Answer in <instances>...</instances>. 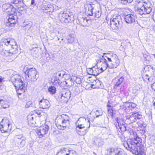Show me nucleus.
Returning a JSON list of instances; mask_svg holds the SVG:
<instances>
[{
    "instance_id": "obj_18",
    "label": "nucleus",
    "mask_w": 155,
    "mask_h": 155,
    "mask_svg": "<svg viewBox=\"0 0 155 155\" xmlns=\"http://www.w3.org/2000/svg\"><path fill=\"white\" fill-rule=\"evenodd\" d=\"M39 104L40 107L42 109L48 108L50 106L49 101L43 98L39 101Z\"/></svg>"
},
{
    "instance_id": "obj_36",
    "label": "nucleus",
    "mask_w": 155,
    "mask_h": 155,
    "mask_svg": "<svg viewBox=\"0 0 155 155\" xmlns=\"http://www.w3.org/2000/svg\"><path fill=\"white\" fill-rule=\"evenodd\" d=\"M96 144H97L98 146H101L104 144L103 140L102 139L100 138H97L95 142Z\"/></svg>"
},
{
    "instance_id": "obj_30",
    "label": "nucleus",
    "mask_w": 155,
    "mask_h": 155,
    "mask_svg": "<svg viewBox=\"0 0 155 155\" xmlns=\"http://www.w3.org/2000/svg\"><path fill=\"white\" fill-rule=\"evenodd\" d=\"M9 105L4 100L0 99V108L5 109L8 107Z\"/></svg>"
},
{
    "instance_id": "obj_53",
    "label": "nucleus",
    "mask_w": 155,
    "mask_h": 155,
    "mask_svg": "<svg viewBox=\"0 0 155 155\" xmlns=\"http://www.w3.org/2000/svg\"><path fill=\"white\" fill-rule=\"evenodd\" d=\"M151 86L152 89L155 91V82L153 84H151Z\"/></svg>"
},
{
    "instance_id": "obj_22",
    "label": "nucleus",
    "mask_w": 155,
    "mask_h": 155,
    "mask_svg": "<svg viewBox=\"0 0 155 155\" xmlns=\"http://www.w3.org/2000/svg\"><path fill=\"white\" fill-rule=\"evenodd\" d=\"M135 17L133 15L128 14L125 16L124 20L128 24L133 23L135 21Z\"/></svg>"
},
{
    "instance_id": "obj_4",
    "label": "nucleus",
    "mask_w": 155,
    "mask_h": 155,
    "mask_svg": "<svg viewBox=\"0 0 155 155\" xmlns=\"http://www.w3.org/2000/svg\"><path fill=\"white\" fill-rule=\"evenodd\" d=\"M138 8L137 12L142 15L145 14H149L151 12L152 8L150 3L148 1L144 0H140L137 2Z\"/></svg>"
},
{
    "instance_id": "obj_45",
    "label": "nucleus",
    "mask_w": 155,
    "mask_h": 155,
    "mask_svg": "<svg viewBox=\"0 0 155 155\" xmlns=\"http://www.w3.org/2000/svg\"><path fill=\"white\" fill-rule=\"evenodd\" d=\"M95 16L96 17L98 18L100 17L101 15V12L99 10L97 11L95 13Z\"/></svg>"
},
{
    "instance_id": "obj_3",
    "label": "nucleus",
    "mask_w": 155,
    "mask_h": 155,
    "mask_svg": "<svg viewBox=\"0 0 155 155\" xmlns=\"http://www.w3.org/2000/svg\"><path fill=\"white\" fill-rule=\"evenodd\" d=\"M10 81L15 87L17 93L18 95V97H19V95L24 93L26 90L27 85L23 83L20 76L17 75L11 76Z\"/></svg>"
},
{
    "instance_id": "obj_43",
    "label": "nucleus",
    "mask_w": 155,
    "mask_h": 155,
    "mask_svg": "<svg viewBox=\"0 0 155 155\" xmlns=\"http://www.w3.org/2000/svg\"><path fill=\"white\" fill-rule=\"evenodd\" d=\"M64 71L58 72L56 74V77H57L58 76V77H60V78H63V75H64Z\"/></svg>"
},
{
    "instance_id": "obj_28",
    "label": "nucleus",
    "mask_w": 155,
    "mask_h": 155,
    "mask_svg": "<svg viewBox=\"0 0 155 155\" xmlns=\"http://www.w3.org/2000/svg\"><path fill=\"white\" fill-rule=\"evenodd\" d=\"M86 10L88 13V15H92L93 14V8L92 5L89 4L87 5V7H85Z\"/></svg>"
},
{
    "instance_id": "obj_38",
    "label": "nucleus",
    "mask_w": 155,
    "mask_h": 155,
    "mask_svg": "<svg viewBox=\"0 0 155 155\" xmlns=\"http://www.w3.org/2000/svg\"><path fill=\"white\" fill-rule=\"evenodd\" d=\"M48 90L51 94H53L55 93L56 90L55 87L51 86L49 88Z\"/></svg>"
},
{
    "instance_id": "obj_62",
    "label": "nucleus",
    "mask_w": 155,
    "mask_h": 155,
    "mask_svg": "<svg viewBox=\"0 0 155 155\" xmlns=\"http://www.w3.org/2000/svg\"><path fill=\"white\" fill-rule=\"evenodd\" d=\"M1 87H2V86L1 85V86H0V90H1V89H2V88H1Z\"/></svg>"
},
{
    "instance_id": "obj_39",
    "label": "nucleus",
    "mask_w": 155,
    "mask_h": 155,
    "mask_svg": "<svg viewBox=\"0 0 155 155\" xmlns=\"http://www.w3.org/2000/svg\"><path fill=\"white\" fill-rule=\"evenodd\" d=\"M113 108L112 107H109L108 108V116L111 117L112 118L113 117Z\"/></svg>"
},
{
    "instance_id": "obj_17",
    "label": "nucleus",
    "mask_w": 155,
    "mask_h": 155,
    "mask_svg": "<svg viewBox=\"0 0 155 155\" xmlns=\"http://www.w3.org/2000/svg\"><path fill=\"white\" fill-rule=\"evenodd\" d=\"M88 73L89 74L95 76L101 73L99 68L96 66L93 67L91 68H88L87 70Z\"/></svg>"
},
{
    "instance_id": "obj_9",
    "label": "nucleus",
    "mask_w": 155,
    "mask_h": 155,
    "mask_svg": "<svg viewBox=\"0 0 155 155\" xmlns=\"http://www.w3.org/2000/svg\"><path fill=\"white\" fill-rule=\"evenodd\" d=\"M12 128V125L9 120L6 118H3L0 124V130L2 133H5L8 131H10Z\"/></svg>"
},
{
    "instance_id": "obj_40",
    "label": "nucleus",
    "mask_w": 155,
    "mask_h": 155,
    "mask_svg": "<svg viewBox=\"0 0 155 155\" xmlns=\"http://www.w3.org/2000/svg\"><path fill=\"white\" fill-rule=\"evenodd\" d=\"M120 134L118 133L119 137L120 138L121 140L122 141L124 142V143H123L125 142H126L127 141V140L126 141V138L123 135V133H122V132H120Z\"/></svg>"
},
{
    "instance_id": "obj_61",
    "label": "nucleus",
    "mask_w": 155,
    "mask_h": 155,
    "mask_svg": "<svg viewBox=\"0 0 155 155\" xmlns=\"http://www.w3.org/2000/svg\"><path fill=\"white\" fill-rule=\"evenodd\" d=\"M34 3V0H32L31 1V4L32 5H33Z\"/></svg>"
},
{
    "instance_id": "obj_6",
    "label": "nucleus",
    "mask_w": 155,
    "mask_h": 155,
    "mask_svg": "<svg viewBox=\"0 0 155 155\" xmlns=\"http://www.w3.org/2000/svg\"><path fill=\"white\" fill-rule=\"evenodd\" d=\"M23 71L29 78V80L31 82H34L37 80V71L36 69L34 68H29L26 66L24 67Z\"/></svg>"
},
{
    "instance_id": "obj_42",
    "label": "nucleus",
    "mask_w": 155,
    "mask_h": 155,
    "mask_svg": "<svg viewBox=\"0 0 155 155\" xmlns=\"http://www.w3.org/2000/svg\"><path fill=\"white\" fill-rule=\"evenodd\" d=\"M143 79L145 81H150V78L147 74H143L142 76Z\"/></svg>"
},
{
    "instance_id": "obj_15",
    "label": "nucleus",
    "mask_w": 155,
    "mask_h": 155,
    "mask_svg": "<svg viewBox=\"0 0 155 155\" xmlns=\"http://www.w3.org/2000/svg\"><path fill=\"white\" fill-rule=\"evenodd\" d=\"M115 120L116 122L114 124L115 127L117 129H119L121 131L124 132L126 131L127 128L124 124L125 122L124 120L120 118L116 117Z\"/></svg>"
},
{
    "instance_id": "obj_51",
    "label": "nucleus",
    "mask_w": 155,
    "mask_h": 155,
    "mask_svg": "<svg viewBox=\"0 0 155 155\" xmlns=\"http://www.w3.org/2000/svg\"><path fill=\"white\" fill-rule=\"evenodd\" d=\"M61 84L62 85H64L65 87H68L69 86V84L65 81H64L63 82H61Z\"/></svg>"
},
{
    "instance_id": "obj_59",
    "label": "nucleus",
    "mask_w": 155,
    "mask_h": 155,
    "mask_svg": "<svg viewBox=\"0 0 155 155\" xmlns=\"http://www.w3.org/2000/svg\"><path fill=\"white\" fill-rule=\"evenodd\" d=\"M95 1L97 2L98 3L100 4V1H101L102 0H94Z\"/></svg>"
},
{
    "instance_id": "obj_60",
    "label": "nucleus",
    "mask_w": 155,
    "mask_h": 155,
    "mask_svg": "<svg viewBox=\"0 0 155 155\" xmlns=\"http://www.w3.org/2000/svg\"><path fill=\"white\" fill-rule=\"evenodd\" d=\"M128 0V3H130L132 2L133 0Z\"/></svg>"
},
{
    "instance_id": "obj_12",
    "label": "nucleus",
    "mask_w": 155,
    "mask_h": 155,
    "mask_svg": "<svg viewBox=\"0 0 155 155\" xmlns=\"http://www.w3.org/2000/svg\"><path fill=\"white\" fill-rule=\"evenodd\" d=\"M103 114V113L101 110L93 109L91 113L87 115V121L89 123L90 121L93 122L96 118L101 116Z\"/></svg>"
},
{
    "instance_id": "obj_34",
    "label": "nucleus",
    "mask_w": 155,
    "mask_h": 155,
    "mask_svg": "<svg viewBox=\"0 0 155 155\" xmlns=\"http://www.w3.org/2000/svg\"><path fill=\"white\" fill-rule=\"evenodd\" d=\"M137 124L139 127H141L142 129V133L144 134L145 133V131L144 130V124H143V122L141 120H140L137 122Z\"/></svg>"
},
{
    "instance_id": "obj_64",
    "label": "nucleus",
    "mask_w": 155,
    "mask_h": 155,
    "mask_svg": "<svg viewBox=\"0 0 155 155\" xmlns=\"http://www.w3.org/2000/svg\"><path fill=\"white\" fill-rule=\"evenodd\" d=\"M154 105L155 106V102L154 103Z\"/></svg>"
},
{
    "instance_id": "obj_55",
    "label": "nucleus",
    "mask_w": 155,
    "mask_h": 155,
    "mask_svg": "<svg viewBox=\"0 0 155 155\" xmlns=\"http://www.w3.org/2000/svg\"><path fill=\"white\" fill-rule=\"evenodd\" d=\"M130 105L132 107L134 108L136 107V104L134 103H131L130 104Z\"/></svg>"
},
{
    "instance_id": "obj_52",
    "label": "nucleus",
    "mask_w": 155,
    "mask_h": 155,
    "mask_svg": "<svg viewBox=\"0 0 155 155\" xmlns=\"http://www.w3.org/2000/svg\"><path fill=\"white\" fill-rule=\"evenodd\" d=\"M64 75L63 76V78H65L66 79H68V78H69V74H65L64 73Z\"/></svg>"
},
{
    "instance_id": "obj_14",
    "label": "nucleus",
    "mask_w": 155,
    "mask_h": 155,
    "mask_svg": "<svg viewBox=\"0 0 155 155\" xmlns=\"http://www.w3.org/2000/svg\"><path fill=\"white\" fill-rule=\"evenodd\" d=\"M71 93L69 91L63 89L61 94L60 101L62 103H67L70 97Z\"/></svg>"
},
{
    "instance_id": "obj_48",
    "label": "nucleus",
    "mask_w": 155,
    "mask_h": 155,
    "mask_svg": "<svg viewBox=\"0 0 155 155\" xmlns=\"http://www.w3.org/2000/svg\"><path fill=\"white\" fill-rule=\"evenodd\" d=\"M129 133L130 135H133L134 136L135 134H136V133H134L132 129H130L129 130H128ZM136 137L134 136V137Z\"/></svg>"
},
{
    "instance_id": "obj_32",
    "label": "nucleus",
    "mask_w": 155,
    "mask_h": 155,
    "mask_svg": "<svg viewBox=\"0 0 155 155\" xmlns=\"http://www.w3.org/2000/svg\"><path fill=\"white\" fill-rule=\"evenodd\" d=\"M75 39V35L74 34H69L67 37V39L68 43H72Z\"/></svg>"
},
{
    "instance_id": "obj_50",
    "label": "nucleus",
    "mask_w": 155,
    "mask_h": 155,
    "mask_svg": "<svg viewBox=\"0 0 155 155\" xmlns=\"http://www.w3.org/2000/svg\"><path fill=\"white\" fill-rule=\"evenodd\" d=\"M31 102L29 101L25 105V107L26 108H28L30 107L31 105Z\"/></svg>"
},
{
    "instance_id": "obj_41",
    "label": "nucleus",
    "mask_w": 155,
    "mask_h": 155,
    "mask_svg": "<svg viewBox=\"0 0 155 155\" xmlns=\"http://www.w3.org/2000/svg\"><path fill=\"white\" fill-rule=\"evenodd\" d=\"M28 122L32 124H34L35 121H34V117L32 115H28Z\"/></svg>"
},
{
    "instance_id": "obj_49",
    "label": "nucleus",
    "mask_w": 155,
    "mask_h": 155,
    "mask_svg": "<svg viewBox=\"0 0 155 155\" xmlns=\"http://www.w3.org/2000/svg\"><path fill=\"white\" fill-rule=\"evenodd\" d=\"M120 2L123 4L125 5L128 3L127 0H118Z\"/></svg>"
},
{
    "instance_id": "obj_56",
    "label": "nucleus",
    "mask_w": 155,
    "mask_h": 155,
    "mask_svg": "<svg viewBox=\"0 0 155 155\" xmlns=\"http://www.w3.org/2000/svg\"><path fill=\"white\" fill-rule=\"evenodd\" d=\"M4 78L0 76V83L4 81Z\"/></svg>"
},
{
    "instance_id": "obj_47",
    "label": "nucleus",
    "mask_w": 155,
    "mask_h": 155,
    "mask_svg": "<svg viewBox=\"0 0 155 155\" xmlns=\"http://www.w3.org/2000/svg\"><path fill=\"white\" fill-rule=\"evenodd\" d=\"M68 155H73L74 154L76 155V153L75 151L74 150H69V152H68Z\"/></svg>"
},
{
    "instance_id": "obj_54",
    "label": "nucleus",
    "mask_w": 155,
    "mask_h": 155,
    "mask_svg": "<svg viewBox=\"0 0 155 155\" xmlns=\"http://www.w3.org/2000/svg\"><path fill=\"white\" fill-rule=\"evenodd\" d=\"M35 113L37 114L38 115H40L41 114V112L40 110H36L35 111Z\"/></svg>"
},
{
    "instance_id": "obj_63",
    "label": "nucleus",
    "mask_w": 155,
    "mask_h": 155,
    "mask_svg": "<svg viewBox=\"0 0 155 155\" xmlns=\"http://www.w3.org/2000/svg\"><path fill=\"white\" fill-rule=\"evenodd\" d=\"M58 38V40H59L60 38Z\"/></svg>"
},
{
    "instance_id": "obj_20",
    "label": "nucleus",
    "mask_w": 155,
    "mask_h": 155,
    "mask_svg": "<svg viewBox=\"0 0 155 155\" xmlns=\"http://www.w3.org/2000/svg\"><path fill=\"white\" fill-rule=\"evenodd\" d=\"M41 9L45 13L52 12L54 11V7L51 4H48L46 5H43L41 6Z\"/></svg>"
},
{
    "instance_id": "obj_46",
    "label": "nucleus",
    "mask_w": 155,
    "mask_h": 155,
    "mask_svg": "<svg viewBox=\"0 0 155 155\" xmlns=\"http://www.w3.org/2000/svg\"><path fill=\"white\" fill-rule=\"evenodd\" d=\"M13 3L15 4H22L23 3V0H15Z\"/></svg>"
},
{
    "instance_id": "obj_35",
    "label": "nucleus",
    "mask_w": 155,
    "mask_h": 155,
    "mask_svg": "<svg viewBox=\"0 0 155 155\" xmlns=\"http://www.w3.org/2000/svg\"><path fill=\"white\" fill-rule=\"evenodd\" d=\"M23 25L25 27V29L27 30L29 29L32 26L31 22H25L23 23Z\"/></svg>"
},
{
    "instance_id": "obj_58",
    "label": "nucleus",
    "mask_w": 155,
    "mask_h": 155,
    "mask_svg": "<svg viewBox=\"0 0 155 155\" xmlns=\"http://www.w3.org/2000/svg\"><path fill=\"white\" fill-rule=\"evenodd\" d=\"M107 107L108 108L112 107L110 104V103L109 101H108L107 103Z\"/></svg>"
},
{
    "instance_id": "obj_27",
    "label": "nucleus",
    "mask_w": 155,
    "mask_h": 155,
    "mask_svg": "<svg viewBox=\"0 0 155 155\" xmlns=\"http://www.w3.org/2000/svg\"><path fill=\"white\" fill-rule=\"evenodd\" d=\"M15 145L18 147L22 148L24 147L25 144V139L15 141Z\"/></svg>"
},
{
    "instance_id": "obj_26",
    "label": "nucleus",
    "mask_w": 155,
    "mask_h": 155,
    "mask_svg": "<svg viewBox=\"0 0 155 155\" xmlns=\"http://www.w3.org/2000/svg\"><path fill=\"white\" fill-rule=\"evenodd\" d=\"M69 150L66 148H62L58 152L56 155H68Z\"/></svg>"
},
{
    "instance_id": "obj_1",
    "label": "nucleus",
    "mask_w": 155,
    "mask_h": 155,
    "mask_svg": "<svg viewBox=\"0 0 155 155\" xmlns=\"http://www.w3.org/2000/svg\"><path fill=\"white\" fill-rule=\"evenodd\" d=\"M142 139L138 136L127 140V141L123 143L124 147L130 150L133 154H138V147L141 145Z\"/></svg>"
},
{
    "instance_id": "obj_25",
    "label": "nucleus",
    "mask_w": 155,
    "mask_h": 155,
    "mask_svg": "<svg viewBox=\"0 0 155 155\" xmlns=\"http://www.w3.org/2000/svg\"><path fill=\"white\" fill-rule=\"evenodd\" d=\"M108 62L107 58L106 59V61L102 63L101 65V67H98L101 72L106 70L107 68H108Z\"/></svg>"
},
{
    "instance_id": "obj_7",
    "label": "nucleus",
    "mask_w": 155,
    "mask_h": 155,
    "mask_svg": "<svg viewBox=\"0 0 155 155\" xmlns=\"http://www.w3.org/2000/svg\"><path fill=\"white\" fill-rule=\"evenodd\" d=\"M124 79V78L123 77H117L113 79L112 81L114 84V88L115 91L121 92L124 90V86L122 85V83Z\"/></svg>"
},
{
    "instance_id": "obj_33",
    "label": "nucleus",
    "mask_w": 155,
    "mask_h": 155,
    "mask_svg": "<svg viewBox=\"0 0 155 155\" xmlns=\"http://www.w3.org/2000/svg\"><path fill=\"white\" fill-rule=\"evenodd\" d=\"M59 81L60 78H59L58 77H56L55 79H54V81L53 82L54 84L57 86H60V87L65 88V87L64 86H62L61 84V82L60 83L59 82Z\"/></svg>"
},
{
    "instance_id": "obj_10",
    "label": "nucleus",
    "mask_w": 155,
    "mask_h": 155,
    "mask_svg": "<svg viewBox=\"0 0 155 155\" xmlns=\"http://www.w3.org/2000/svg\"><path fill=\"white\" fill-rule=\"evenodd\" d=\"M69 117L68 115L66 114H62L61 116V118L60 120L61 121V124H56V126L58 129L64 130L69 125Z\"/></svg>"
},
{
    "instance_id": "obj_44",
    "label": "nucleus",
    "mask_w": 155,
    "mask_h": 155,
    "mask_svg": "<svg viewBox=\"0 0 155 155\" xmlns=\"http://www.w3.org/2000/svg\"><path fill=\"white\" fill-rule=\"evenodd\" d=\"M143 57L146 59L147 61H149L150 56L149 55V54L147 52H144L143 54Z\"/></svg>"
},
{
    "instance_id": "obj_8",
    "label": "nucleus",
    "mask_w": 155,
    "mask_h": 155,
    "mask_svg": "<svg viewBox=\"0 0 155 155\" xmlns=\"http://www.w3.org/2000/svg\"><path fill=\"white\" fill-rule=\"evenodd\" d=\"M122 24L121 16L117 14L115 17L110 19V25L113 30H117Z\"/></svg>"
},
{
    "instance_id": "obj_19",
    "label": "nucleus",
    "mask_w": 155,
    "mask_h": 155,
    "mask_svg": "<svg viewBox=\"0 0 155 155\" xmlns=\"http://www.w3.org/2000/svg\"><path fill=\"white\" fill-rule=\"evenodd\" d=\"M109 155H125V153L121 150L117 148H111L109 150Z\"/></svg>"
},
{
    "instance_id": "obj_29",
    "label": "nucleus",
    "mask_w": 155,
    "mask_h": 155,
    "mask_svg": "<svg viewBox=\"0 0 155 155\" xmlns=\"http://www.w3.org/2000/svg\"><path fill=\"white\" fill-rule=\"evenodd\" d=\"M142 142L141 143V145L139 147H138V154L141 155H144L145 153V147L142 144Z\"/></svg>"
},
{
    "instance_id": "obj_13",
    "label": "nucleus",
    "mask_w": 155,
    "mask_h": 155,
    "mask_svg": "<svg viewBox=\"0 0 155 155\" xmlns=\"http://www.w3.org/2000/svg\"><path fill=\"white\" fill-rule=\"evenodd\" d=\"M127 121L131 124L135 122L137 120L140 119L142 118V116L138 112L134 113L130 115L126 116Z\"/></svg>"
},
{
    "instance_id": "obj_57",
    "label": "nucleus",
    "mask_w": 155,
    "mask_h": 155,
    "mask_svg": "<svg viewBox=\"0 0 155 155\" xmlns=\"http://www.w3.org/2000/svg\"><path fill=\"white\" fill-rule=\"evenodd\" d=\"M74 78H76V79H77L78 80V82H76L77 83H79L80 82H81V80H80V79L79 78H78L76 77H75Z\"/></svg>"
},
{
    "instance_id": "obj_5",
    "label": "nucleus",
    "mask_w": 155,
    "mask_h": 155,
    "mask_svg": "<svg viewBox=\"0 0 155 155\" xmlns=\"http://www.w3.org/2000/svg\"><path fill=\"white\" fill-rule=\"evenodd\" d=\"M59 16L60 21L66 25L74 20V15L71 12L68 11L61 12L59 14Z\"/></svg>"
},
{
    "instance_id": "obj_21",
    "label": "nucleus",
    "mask_w": 155,
    "mask_h": 155,
    "mask_svg": "<svg viewBox=\"0 0 155 155\" xmlns=\"http://www.w3.org/2000/svg\"><path fill=\"white\" fill-rule=\"evenodd\" d=\"M89 21L86 18H78L77 22L81 26L83 27L87 26L88 24V21Z\"/></svg>"
},
{
    "instance_id": "obj_11",
    "label": "nucleus",
    "mask_w": 155,
    "mask_h": 155,
    "mask_svg": "<svg viewBox=\"0 0 155 155\" xmlns=\"http://www.w3.org/2000/svg\"><path fill=\"white\" fill-rule=\"evenodd\" d=\"M108 62V68L110 69L115 68L119 65L120 61L117 57L115 54H114L113 56L111 58L107 57Z\"/></svg>"
},
{
    "instance_id": "obj_24",
    "label": "nucleus",
    "mask_w": 155,
    "mask_h": 155,
    "mask_svg": "<svg viewBox=\"0 0 155 155\" xmlns=\"http://www.w3.org/2000/svg\"><path fill=\"white\" fill-rule=\"evenodd\" d=\"M90 123H89V125ZM90 127V125L88 127H85L84 128L79 129L78 128H76V131L78 134L81 136H84L87 133V128H89Z\"/></svg>"
},
{
    "instance_id": "obj_37",
    "label": "nucleus",
    "mask_w": 155,
    "mask_h": 155,
    "mask_svg": "<svg viewBox=\"0 0 155 155\" xmlns=\"http://www.w3.org/2000/svg\"><path fill=\"white\" fill-rule=\"evenodd\" d=\"M25 138L24 137L22 134L16 135L14 138V140L15 141L22 140V139H25Z\"/></svg>"
},
{
    "instance_id": "obj_2",
    "label": "nucleus",
    "mask_w": 155,
    "mask_h": 155,
    "mask_svg": "<svg viewBox=\"0 0 155 155\" xmlns=\"http://www.w3.org/2000/svg\"><path fill=\"white\" fill-rule=\"evenodd\" d=\"M3 7L5 9L6 12H8L9 15L8 22L6 23V26L11 27L14 26L18 19L15 13L16 9L13 5L9 4H5Z\"/></svg>"
},
{
    "instance_id": "obj_31",
    "label": "nucleus",
    "mask_w": 155,
    "mask_h": 155,
    "mask_svg": "<svg viewBox=\"0 0 155 155\" xmlns=\"http://www.w3.org/2000/svg\"><path fill=\"white\" fill-rule=\"evenodd\" d=\"M105 61L106 59L104 58V56H102L101 58H100L99 59L97 60V63L96 66L98 68L101 67V64L102 63L104 62Z\"/></svg>"
},
{
    "instance_id": "obj_23",
    "label": "nucleus",
    "mask_w": 155,
    "mask_h": 155,
    "mask_svg": "<svg viewBox=\"0 0 155 155\" xmlns=\"http://www.w3.org/2000/svg\"><path fill=\"white\" fill-rule=\"evenodd\" d=\"M84 120H86V119L84 117H81L79 119L75 124L76 128H78L80 129L81 128L87 127H85V125L83 124L81 122L82 121H84Z\"/></svg>"
},
{
    "instance_id": "obj_16",
    "label": "nucleus",
    "mask_w": 155,
    "mask_h": 155,
    "mask_svg": "<svg viewBox=\"0 0 155 155\" xmlns=\"http://www.w3.org/2000/svg\"><path fill=\"white\" fill-rule=\"evenodd\" d=\"M48 126L46 125L40 127L37 130L36 133L40 138H41L48 132Z\"/></svg>"
}]
</instances>
